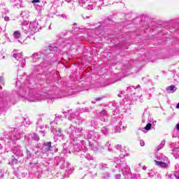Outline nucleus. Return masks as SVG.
<instances>
[{"instance_id": "f257e3e1", "label": "nucleus", "mask_w": 179, "mask_h": 179, "mask_svg": "<svg viewBox=\"0 0 179 179\" xmlns=\"http://www.w3.org/2000/svg\"><path fill=\"white\" fill-rule=\"evenodd\" d=\"M22 29L25 34H34L38 31L40 25L38 22L32 21L29 23L27 21H24L22 23Z\"/></svg>"}, {"instance_id": "f03ea898", "label": "nucleus", "mask_w": 179, "mask_h": 179, "mask_svg": "<svg viewBox=\"0 0 179 179\" xmlns=\"http://www.w3.org/2000/svg\"><path fill=\"white\" fill-rule=\"evenodd\" d=\"M155 164L157 166H159V167H162V169H167V167H169V164H170V162L166 163V162H159L155 160Z\"/></svg>"}, {"instance_id": "7ed1b4c3", "label": "nucleus", "mask_w": 179, "mask_h": 179, "mask_svg": "<svg viewBox=\"0 0 179 179\" xmlns=\"http://www.w3.org/2000/svg\"><path fill=\"white\" fill-rule=\"evenodd\" d=\"M13 57H14V58H15V59H17V58H21V59H22L20 60V62H21V67H22V68H24V62H25V60L23 59V57H22V54H20V53H15V54L13 55Z\"/></svg>"}, {"instance_id": "20e7f679", "label": "nucleus", "mask_w": 179, "mask_h": 179, "mask_svg": "<svg viewBox=\"0 0 179 179\" xmlns=\"http://www.w3.org/2000/svg\"><path fill=\"white\" fill-rule=\"evenodd\" d=\"M13 153H14V155H16V156H17L18 157L23 156V154L22 153V150H20V147H15L13 150Z\"/></svg>"}, {"instance_id": "39448f33", "label": "nucleus", "mask_w": 179, "mask_h": 179, "mask_svg": "<svg viewBox=\"0 0 179 179\" xmlns=\"http://www.w3.org/2000/svg\"><path fill=\"white\" fill-rule=\"evenodd\" d=\"M167 92H172V93H174L177 90V88H176V85H171L166 88Z\"/></svg>"}, {"instance_id": "423d86ee", "label": "nucleus", "mask_w": 179, "mask_h": 179, "mask_svg": "<svg viewBox=\"0 0 179 179\" xmlns=\"http://www.w3.org/2000/svg\"><path fill=\"white\" fill-rule=\"evenodd\" d=\"M41 57V55H38V53H35L33 55V61L34 62H36V61H37V59H40Z\"/></svg>"}, {"instance_id": "0eeeda50", "label": "nucleus", "mask_w": 179, "mask_h": 179, "mask_svg": "<svg viewBox=\"0 0 179 179\" xmlns=\"http://www.w3.org/2000/svg\"><path fill=\"white\" fill-rule=\"evenodd\" d=\"M13 37H14V38H20V31H15L13 33Z\"/></svg>"}, {"instance_id": "6e6552de", "label": "nucleus", "mask_w": 179, "mask_h": 179, "mask_svg": "<svg viewBox=\"0 0 179 179\" xmlns=\"http://www.w3.org/2000/svg\"><path fill=\"white\" fill-rule=\"evenodd\" d=\"M44 145L46 148V152H48L50 150V149H51V142L44 143Z\"/></svg>"}, {"instance_id": "1a4fd4ad", "label": "nucleus", "mask_w": 179, "mask_h": 179, "mask_svg": "<svg viewBox=\"0 0 179 179\" xmlns=\"http://www.w3.org/2000/svg\"><path fill=\"white\" fill-rule=\"evenodd\" d=\"M101 131L103 135H107V134H108V129L106 127H103Z\"/></svg>"}, {"instance_id": "9d476101", "label": "nucleus", "mask_w": 179, "mask_h": 179, "mask_svg": "<svg viewBox=\"0 0 179 179\" xmlns=\"http://www.w3.org/2000/svg\"><path fill=\"white\" fill-rule=\"evenodd\" d=\"M21 15L23 17H29V15H30V13L29 11H22Z\"/></svg>"}, {"instance_id": "9b49d317", "label": "nucleus", "mask_w": 179, "mask_h": 179, "mask_svg": "<svg viewBox=\"0 0 179 179\" xmlns=\"http://www.w3.org/2000/svg\"><path fill=\"white\" fill-rule=\"evenodd\" d=\"M150 128H152V124L148 123L144 129H145V131H150Z\"/></svg>"}, {"instance_id": "f8f14e48", "label": "nucleus", "mask_w": 179, "mask_h": 179, "mask_svg": "<svg viewBox=\"0 0 179 179\" xmlns=\"http://www.w3.org/2000/svg\"><path fill=\"white\" fill-rule=\"evenodd\" d=\"M32 138L34 139V141H39L40 137H38L37 134L34 133L32 134Z\"/></svg>"}, {"instance_id": "ddd939ff", "label": "nucleus", "mask_w": 179, "mask_h": 179, "mask_svg": "<svg viewBox=\"0 0 179 179\" xmlns=\"http://www.w3.org/2000/svg\"><path fill=\"white\" fill-rule=\"evenodd\" d=\"M87 1H89V0H78V2L81 6H83V4L86 3V2H87Z\"/></svg>"}, {"instance_id": "4468645a", "label": "nucleus", "mask_w": 179, "mask_h": 179, "mask_svg": "<svg viewBox=\"0 0 179 179\" xmlns=\"http://www.w3.org/2000/svg\"><path fill=\"white\" fill-rule=\"evenodd\" d=\"M70 129H71V131H69V134H73L74 132H77L76 128H75L72 126L70 127Z\"/></svg>"}, {"instance_id": "2eb2a0df", "label": "nucleus", "mask_w": 179, "mask_h": 179, "mask_svg": "<svg viewBox=\"0 0 179 179\" xmlns=\"http://www.w3.org/2000/svg\"><path fill=\"white\" fill-rule=\"evenodd\" d=\"M164 145H166V141H163L161 142L160 145H159V149H162L163 148V147L164 146Z\"/></svg>"}, {"instance_id": "dca6fc26", "label": "nucleus", "mask_w": 179, "mask_h": 179, "mask_svg": "<svg viewBox=\"0 0 179 179\" xmlns=\"http://www.w3.org/2000/svg\"><path fill=\"white\" fill-rule=\"evenodd\" d=\"M87 8L88 9V10H92V9H93V6L92 5H88Z\"/></svg>"}, {"instance_id": "f3484780", "label": "nucleus", "mask_w": 179, "mask_h": 179, "mask_svg": "<svg viewBox=\"0 0 179 179\" xmlns=\"http://www.w3.org/2000/svg\"><path fill=\"white\" fill-rule=\"evenodd\" d=\"M32 3H40V0H33Z\"/></svg>"}, {"instance_id": "a211bd4d", "label": "nucleus", "mask_w": 179, "mask_h": 179, "mask_svg": "<svg viewBox=\"0 0 179 179\" xmlns=\"http://www.w3.org/2000/svg\"><path fill=\"white\" fill-rule=\"evenodd\" d=\"M140 145H141V146H145V141H140Z\"/></svg>"}, {"instance_id": "6ab92c4d", "label": "nucleus", "mask_w": 179, "mask_h": 179, "mask_svg": "<svg viewBox=\"0 0 179 179\" xmlns=\"http://www.w3.org/2000/svg\"><path fill=\"white\" fill-rule=\"evenodd\" d=\"M4 20H5L6 22H9V17H4Z\"/></svg>"}, {"instance_id": "aec40b11", "label": "nucleus", "mask_w": 179, "mask_h": 179, "mask_svg": "<svg viewBox=\"0 0 179 179\" xmlns=\"http://www.w3.org/2000/svg\"><path fill=\"white\" fill-rule=\"evenodd\" d=\"M116 149H117V150H120V149H121V145H117L116 146Z\"/></svg>"}, {"instance_id": "412c9836", "label": "nucleus", "mask_w": 179, "mask_h": 179, "mask_svg": "<svg viewBox=\"0 0 179 179\" xmlns=\"http://www.w3.org/2000/svg\"><path fill=\"white\" fill-rule=\"evenodd\" d=\"M176 129H178V131H179V124L176 125Z\"/></svg>"}, {"instance_id": "4be33fe9", "label": "nucleus", "mask_w": 179, "mask_h": 179, "mask_svg": "<svg viewBox=\"0 0 179 179\" xmlns=\"http://www.w3.org/2000/svg\"><path fill=\"white\" fill-rule=\"evenodd\" d=\"M15 139H20V136L19 135H17V136H16Z\"/></svg>"}, {"instance_id": "5701e85b", "label": "nucleus", "mask_w": 179, "mask_h": 179, "mask_svg": "<svg viewBox=\"0 0 179 179\" xmlns=\"http://www.w3.org/2000/svg\"><path fill=\"white\" fill-rule=\"evenodd\" d=\"M148 168L145 166H143V170H146Z\"/></svg>"}, {"instance_id": "b1692460", "label": "nucleus", "mask_w": 179, "mask_h": 179, "mask_svg": "<svg viewBox=\"0 0 179 179\" xmlns=\"http://www.w3.org/2000/svg\"><path fill=\"white\" fill-rule=\"evenodd\" d=\"M174 177H176V179H179V177L177 175H174Z\"/></svg>"}, {"instance_id": "393cba45", "label": "nucleus", "mask_w": 179, "mask_h": 179, "mask_svg": "<svg viewBox=\"0 0 179 179\" xmlns=\"http://www.w3.org/2000/svg\"><path fill=\"white\" fill-rule=\"evenodd\" d=\"M57 132H59V134H61V129H58Z\"/></svg>"}, {"instance_id": "a878e982", "label": "nucleus", "mask_w": 179, "mask_h": 179, "mask_svg": "<svg viewBox=\"0 0 179 179\" xmlns=\"http://www.w3.org/2000/svg\"><path fill=\"white\" fill-rule=\"evenodd\" d=\"M176 108H179V103H178Z\"/></svg>"}, {"instance_id": "bb28decb", "label": "nucleus", "mask_w": 179, "mask_h": 179, "mask_svg": "<svg viewBox=\"0 0 179 179\" xmlns=\"http://www.w3.org/2000/svg\"><path fill=\"white\" fill-rule=\"evenodd\" d=\"M139 87H141V86L140 85H138L137 87H136V88L138 89V88H139Z\"/></svg>"}, {"instance_id": "cd10ccee", "label": "nucleus", "mask_w": 179, "mask_h": 179, "mask_svg": "<svg viewBox=\"0 0 179 179\" xmlns=\"http://www.w3.org/2000/svg\"><path fill=\"white\" fill-rule=\"evenodd\" d=\"M21 44H23V42H20V41H18Z\"/></svg>"}, {"instance_id": "c85d7f7f", "label": "nucleus", "mask_w": 179, "mask_h": 179, "mask_svg": "<svg viewBox=\"0 0 179 179\" xmlns=\"http://www.w3.org/2000/svg\"><path fill=\"white\" fill-rule=\"evenodd\" d=\"M96 100H101V99H100V98H98Z\"/></svg>"}, {"instance_id": "c756f323", "label": "nucleus", "mask_w": 179, "mask_h": 179, "mask_svg": "<svg viewBox=\"0 0 179 179\" xmlns=\"http://www.w3.org/2000/svg\"><path fill=\"white\" fill-rule=\"evenodd\" d=\"M30 124H31V122H29L28 123V125H30Z\"/></svg>"}, {"instance_id": "7c9ffc66", "label": "nucleus", "mask_w": 179, "mask_h": 179, "mask_svg": "<svg viewBox=\"0 0 179 179\" xmlns=\"http://www.w3.org/2000/svg\"><path fill=\"white\" fill-rule=\"evenodd\" d=\"M58 120V117H56V120Z\"/></svg>"}, {"instance_id": "2f4dec72", "label": "nucleus", "mask_w": 179, "mask_h": 179, "mask_svg": "<svg viewBox=\"0 0 179 179\" xmlns=\"http://www.w3.org/2000/svg\"><path fill=\"white\" fill-rule=\"evenodd\" d=\"M49 29H51V27H49Z\"/></svg>"}, {"instance_id": "473e14b6", "label": "nucleus", "mask_w": 179, "mask_h": 179, "mask_svg": "<svg viewBox=\"0 0 179 179\" xmlns=\"http://www.w3.org/2000/svg\"><path fill=\"white\" fill-rule=\"evenodd\" d=\"M49 29H51V27H49Z\"/></svg>"}, {"instance_id": "72a5a7b5", "label": "nucleus", "mask_w": 179, "mask_h": 179, "mask_svg": "<svg viewBox=\"0 0 179 179\" xmlns=\"http://www.w3.org/2000/svg\"><path fill=\"white\" fill-rule=\"evenodd\" d=\"M49 29H51V27H49Z\"/></svg>"}, {"instance_id": "f704fd0d", "label": "nucleus", "mask_w": 179, "mask_h": 179, "mask_svg": "<svg viewBox=\"0 0 179 179\" xmlns=\"http://www.w3.org/2000/svg\"><path fill=\"white\" fill-rule=\"evenodd\" d=\"M41 134H43V131H41Z\"/></svg>"}, {"instance_id": "c9c22d12", "label": "nucleus", "mask_w": 179, "mask_h": 179, "mask_svg": "<svg viewBox=\"0 0 179 179\" xmlns=\"http://www.w3.org/2000/svg\"><path fill=\"white\" fill-rule=\"evenodd\" d=\"M0 148H1V145H0Z\"/></svg>"}]
</instances>
